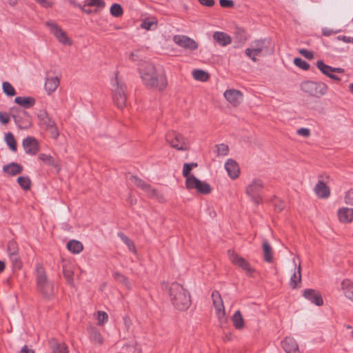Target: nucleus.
<instances>
[{"label":"nucleus","mask_w":353,"mask_h":353,"mask_svg":"<svg viewBox=\"0 0 353 353\" xmlns=\"http://www.w3.org/2000/svg\"><path fill=\"white\" fill-rule=\"evenodd\" d=\"M45 130L48 131L52 139H57L58 138L59 132L54 121L50 123V125L48 126Z\"/></svg>","instance_id":"obj_40"},{"label":"nucleus","mask_w":353,"mask_h":353,"mask_svg":"<svg viewBox=\"0 0 353 353\" xmlns=\"http://www.w3.org/2000/svg\"><path fill=\"white\" fill-rule=\"evenodd\" d=\"M212 298L214 306L216 310V315H217L220 322L225 321V308H224L223 302V300H222L220 293L218 291H214L212 293Z\"/></svg>","instance_id":"obj_14"},{"label":"nucleus","mask_w":353,"mask_h":353,"mask_svg":"<svg viewBox=\"0 0 353 353\" xmlns=\"http://www.w3.org/2000/svg\"><path fill=\"white\" fill-rule=\"evenodd\" d=\"M129 180L137 187L143 190L148 196L157 199L160 203H165L166 201L165 198L162 193L153 188L150 184L147 183L141 179L136 176L131 175Z\"/></svg>","instance_id":"obj_7"},{"label":"nucleus","mask_w":353,"mask_h":353,"mask_svg":"<svg viewBox=\"0 0 353 353\" xmlns=\"http://www.w3.org/2000/svg\"><path fill=\"white\" fill-rule=\"evenodd\" d=\"M52 351L56 353H68V347L63 343L57 344Z\"/></svg>","instance_id":"obj_49"},{"label":"nucleus","mask_w":353,"mask_h":353,"mask_svg":"<svg viewBox=\"0 0 353 353\" xmlns=\"http://www.w3.org/2000/svg\"><path fill=\"white\" fill-rule=\"evenodd\" d=\"M114 277L117 281L124 285L126 288H128V289L130 288L131 284L128 279L125 276L123 275L121 273L116 272L114 274Z\"/></svg>","instance_id":"obj_42"},{"label":"nucleus","mask_w":353,"mask_h":353,"mask_svg":"<svg viewBox=\"0 0 353 353\" xmlns=\"http://www.w3.org/2000/svg\"><path fill=\"white\" fill-rule=\"evenodd\" d=\"M173 41L178 46L191 50L197 49L198 43L192 39L185 35H175Z\"/></svg>","instance_id":"obj_15"},{"label":"nucleus","mask_w":353,"mask_h":353,"mask_svg":"<svg viewBox=\"0 0 353 353\" xmlns=\"http://www.w3.org/2000/svg\"><path fill=\"white\" fill-rule=\"evenodd\" d=\"M299 53L308 59H312L314 57L313 52L306 49H301Z\"/></svg>","instance_id":"obj_56"},{"label":"nucleus","mask_w":353,"mask_h":353,"mask_svg":"<svg viewBox=\"0 0 353 353\" xmlns=\"http://www.w3.org/2000/svg\"><path fill=\"white\" fill-rule=\"evenodd\" d=\"M14 102L25 108H29L35 104V99L33 97H17Z\"/></svg>","instance_id":"obj_31"},{"label":"nucleus","mask_w":353,"mask_h":353,"mask_svg":"<svg viewBox=\"0 0 353 353\" xmlns=\"http://www.w3.org/2000/svg\"><path fill=\"white\" fill-rule=\"evenodd\" d=\"M294 63L296 66L305 70H308L310 68V64L301 58H295Z\"/></svg>","instance_id":"obj_47"},{"label":"nucleus","mask_w":353,"mask_h":353,"mask_svg":"<svg viewBox=\"0 0 353 353\" xmlns=\"http://www.w3.org/2000/svg\"><path fill=\"white\" fill-rule=\"evenodd\" d=\"M232 321L234 327L237 330H242L245 326L244 319L239 310L235 312L233 314Z\"/></svg>","instance_id":"obj_32"},{"label":"nucleus","mask_w":353,"mask_h":353,"mask_svg":"<svg viewBox=\"0 0 353 353\" xmlns=\"http://www.w3.org/2000/svg\"><path fill=\"white\" fill-rule=\"evenodd\" d=\"M219 3L223 8H232L234 6V2L232 0H220Z\"/></svg>","instance_id":"obj_58"},{"label":"nucleus","mask_w":353,"mask_h":353,"mask_svg":"<svg viewBox=\"0 0 353 353\" xmlns=\"http://www.w3.org/2000/svg\"><path fill=\"white\" fill-rule=\"evenodd\" d=\"M225 168L231 179H235L239 177L240 168L235 161L232 159L228 160L225 164Z\"/></svg>","instance_id":"obj_22"},{"label":"nucleus","mask_w":353,"mask_h":353,"mask_svg":"<svg viewBox=\"0 0 353 353\" xmlns=\"http://www.w3.org/2000/svg\"><path fill=\"white\" fill-rule=\"evenodd\" d=\"M314 192L320 199H327L330 195V188L321 180H319L314 187Z\"/></svg>","instance_id":"obj_21"},{"label":"nucleus","mask_w":353,"mask_h":353,"mask_svg":"<svg viewBox=\"0 0 353 353\" xmlns=\"http://www.w3.org/2000/svg\"><path fill=\"white\" fill-rule=\"evenodd\" d=\"M304 297L318 306L323 304V299L320 293L312 289H307L303 292Z\"/></svg>","instance_id":"obj_20"},{"label":"nucleus","mask_w":353,"mask_h":353,"mask_svg":"<svg viewBox=\"0 0 353 353\" xmlns=\"http://www.w3.org/2000/svg\"><path fill=\"white\" fill-rule=\"evenodd\" d=\"M36 282L39 292L46 299H50L54 295V284L47 277L46 272L41 264L36 265Z\"/></svg>","instance_id":"obj_4"},{"label":"nucleus","mask_w":353,"mask_h":353,"mask_svg":"<svg viewBox=\"0 0 353 353\" xmlns=\"http://www.w3.org/2000/svg\"><path fill=\"white\" fill-rule=\"evenodd\" d=\"M6 265L3 261H0V273L3 272L5 270Z\"/></svg>","instance_id":"obj_63"},{"label":"nucleus","mask_w":353,"mask_h":353,"mask_svg":"<svg viewBox=\"0 0 353 353\" xmlns=\"http://www.w3.org/2000/svg\"><path fill=\"white\" fill-rule=\"evenodd\" d=\"M22 114L25 117V121L21 122L16 117H14L15 121L18 123L20 128L27 129L31 126V119L30 115L26 112L23 111Z\"/></svg>","instance_id":"obj_37"},{"label":"nucleus","mask_w":353,"mask_h":353,"mask_svg":"<svg viewBox=\"0 0 353 353\" xmlns=\"http://www.w3.org/2000/svg\"><path fill=\"white\" fill-rule=\"evenodd\" d=\"M140 52V50H136L132 52L129 55V59L133 61L138 60L139 58L141 57Z\"/></svg>","instance_id":"obj_57"},{"label":"nucleus","mask_w":353,"mask_h":353,"mask_svg":"<svg viewBox=\"0 0 353 353\" xmlns=\"http://www.w3.org/2000/svg\"><path fill=\"white\" fill-rule=\"evenodd\" d=\"M52 34L59 43L64 46H72V40L68 36L67 33L55 22L50 21L46 23Z\"/></svg>","instance_id":"obj_11"},{"label":"nucleus","mask_w":353,"mask_h":353,"mask_svg":"<svg viewBox=\"0 0 353 353\" xmlns=\"http://www.w3.org/2000/svg\"><path fill=\"white\" fill-rule=\"evenodd\" d=\"M67 248L73 254H79L83 250V245L79 241L71 240L67 243Z\"/></svg>","instance_id":"obj_33"},{"label":"nucleus","mask_w":353,"mask_h":353,"mask_svg":"<svg viewBox=\"0 0 353 353\" xmlns=\"http://www.w3.org/2000/svg\"><path fill=\"white\" fill-rule=\"evenodd\" d=\"M98 323L97 324L99 325H103L105 322L108 321V315L106 312L103 311H99L97 312V316Z\"/></svg>","instance_id":"obj_46"},{"label":"nucleus","mask_w":353,"mask_h":353,"mask_svg":"<svg viewBox=\"0 0 353 353\" xmlns=\"http://www.w3.org/2000/svg\"><path fill=\"white\" fill-rule=\"evenodd\" d=\"M228 257L230 262L242 269L248 276L254 277L256 270L252 267L251 264L243 257L241 256L234 250H228Z\"/></svg>","instance_id":"obj_8"},{"label":"nucleus","mask_w":353,"mask_h":353,"mask_svg":"<svg viewBox=\"0 0 353 353\" xmlns=\"http://www.w3.org/2000/svg\"><path fill=\"white\" fill-rule=\"evenodd\" d=\"M197 167V163H184L183 168V176L186 178L185 185L189 190L195 189L199 193L208 194L212 191L210 185L206 183L200 181L194 175H190V172L193 168Z\"/></svg>","instance_id":"obj_3"},{"label":"nucleus","mask_w":353,"mask_h":353,"mask_svg":"<svg viewBox=\"0 0 353 353\" xmlns=\"http://www.w3.org/2000/svg\"><path fill=\"white\" fill-rule=\"evenodd\" d=\"M334 32L331 30H329L327 28L323 29V34L325 36H330Z\"/></svg>","instance_id":"obj_62"},{"label":"nucleus","mask_w":353,"mask_h":353,"mask_svg":"<svg viewBox=\"0 0 353 353\" xmlns=\"http://www.w3.org/2000/svg\"><path fill=\"white\" fill-rule=\"evenodd\" d=\"M200 4L207 7H212L214 4V0H198Z\"/></svg>","instance_id":"obj_59"},{"label":"nucleus","mask_w":353,"mask_h":353,"mask_svg":"<svg viewBox=\"0 0 353 353\" xmlns=\"http://www.w3.org/2000/svg\"><path fill=\"white\" fill-rule=\"evenodd\" d=\"M125 85L115 79V85L113 89L112 98L114 103L119 108H123L126 105L127 97L125 94Z\"/></svg>","instance_id":"obj_12"},{"label":"nucleus","mask_w":353,"mask_h":353,"mask_svg":"<svg viewBox=\"0 0 353 353\" xmlns=\"http://www.w3.org/2000/svg\"><path fill=\"white\" fill-rule=\"evenodd\" d=\"M281 345L286 353H300L299 345L292 337H285L282 341Z\"/></svg>","instance_id":"obj_19"},{"label":"nucleus","mask_w":353,"mask_h":353,"mask_svg":"<svg viewBox=\"0 0 353 353\" xmlns=\"http://www.w3.org/2000/svg\"><path fill=\"white\" fill-rule=\"evenodd\" d=\"M8 252L10 256L18 253V247L14 241H10L8 243Z\"/></svg>","instance_id":"obj_48"},{"label":"nucleus","mask_w":353,"mask_h":353,"mask_svg":"<svg viewBox=\"0 0 353 353\" xmlns=\"http://www.w3.org/2000/svg\"><path fill=\"white\" fill-rule=\"evenodd\" d=\"M123 13L121 6L119 3H114L110 8V14L115 17H121Z\"/></svg>","instance_id":"obj_41"},{"label":"nucleus","mask_w":353,"mask_h":353,"mask_svg":"<svg viewBox=\"0 0 353 353\" xmlns=\"http://www.w3.org/2000/svg\"><path fill=\"white\" fill-rule=\"evenodd\" d=\"M192 76L194 79L203 82L209 79L208 73L202 70H194L192 72Z\"/></svg>","instance_id":"obj_36"},{"label":"nucleus","mask_w":353,"mask_h":353,"mask_svg":"<svg viewBox=\"0 0 353 353\" xmlns=\"http://www.w3.org/2000/svg\"><path fill=\"white\" fill-rule=\"evenodd\" d=\"M105 3L103 0H87L85 3V7L95 6L99 9L105 7Z\"/></svg>","instance_id":"obj_43"},{"label":"nucleus","mask_w":353,"mask_h":353,"mask_svg":"<svg viewBox=\"0 0 353 353\" xmlns=\"http://www.w3.org/2000/svg\"><path fill=\"white\" fill-rule=\"evenodd\" d=\"M341 290L344 296L350 300L353 301V282L350 279H344L341 283Z\"/></svg>","instance_id":"obj_26"},{"label":"nucleus","mask_w":353,"mask_h":353,"mask_svg":"<svg viewBox=\"0 0 353 353\" xmlns=\"http://www.w3.org/2000/svg\"><path fill=\"white\" fill-rule=\"evenodd\" d=\"M139 72L145 86L159 92L165 90L168 85L164 72L158 71L156 67L148 62L140 64Z\"/></svg>","instance_id":"obj_1"},{"label":"nucleus","mask_w":353,"mask_h":353,"mask_svg":"<svg viewBox=\"0 0 353 353\" xmlns=\"http://www.w3.org/2000/svg\"><path fill=\"white\" fill-rule=\"evenodd\" d=\"M167 291L169 299L176 309L184 311L190 306V295L180 283H172L168 286Z\"/></svg>","instance_id":"obj_2"},{"label":"nucleus","mask_w":353,"mask_h":353,"mask_svg":"<svg viewBox=\"0 0 353 353\" xmlns=\"http://www.w3.org/2000/svg\"><path fill=\"white\" fill-rule=\"evenodd\" d=\"M301 281V265H299L297 272H294L292 276L290 285L292 288L294 289L297 288L298 284H299Z\"/></svg>","instance_id":"obj_34"},{"label":"nucleus","mask_w":353,"mask_h":353,"mask_svg":"<svg viewBox=\"0 0 353 353\" xmlns=\"http://www.w3.org/2000/svg\"><path fill=\"white\" fill-rule=\"evenodd\" d=\"M328 77H330V79H332L333 80L337 81H341V79L338 76L333 74H330Z\"/></svg>","instance_id":"obj_64"},{"label":"nucleus","mask_w":353,"mask_h":353,"mask_svg":"<svg viewBox=\"0 0 353 353\" xmlns=\"http://www.w3.org/2000/svg\"><path fill=\"white\" fill-rule=\"evenodd\" d=\"M21 353H34L31 349H29L27 346H24L21 351Z\"/></svg>","instance_id":"obj_61"},{"label":"nucleus","mask_w":353,"mask_h":353,"mask_svg":"<svg viewBox=\"0 0 353 353\" xmlns=\"http://www.w3.org/2000/svg\"><path fill=\"white\" fill-rule=\"evenodd\" d=\"M223 96L226 101L234 108L238 107L243 99V92L234 88L226 90L223 93Z\"/></svg>","instance_id":"obj_13"},{"label":"nucleus","mask_w":353,"mask_h":353,"mask_svg":"<svg viewBox=\"0 0 353 353\" xmlns=\"http://www.w3.org/2000/svg\"><path fill=\"white\" fill-rule=\"evenodd\" d=\"M217 148V153L221 156H226L229 151V148L225 144H219L216 146Z\"/></svg>","instance_id":"obj_50"},{"label":"nucleus","mask_w":353,"mask_h":353,"mask_svg":"<svg viewBox=\"0 0 353 353\" xmlns=\"http://www.w3.org/2000/svg\"><path fill=\"white\" fill-rule=\"evenodd\" d=\"M35 1H37L39 3H40L41 5H42L44 7L51 6V3L49 1H48L47 0H35Z\"/></svg>","instance_id":"obj_60"},{"label":"nucleus","mask_w":353,"mask_h":353,"mask_svg":"<svg viewBox=\"0 0 353 353\" xmlns=\"http://www.w3.org/2000/svg\"><path fill=\"white\" fill-rule=\"evenodd\" d=\"M270 46H271V43L266 40L256 41L252 43L251 48L245 49V53L253 61H256V57L259 56L263 52H265L266 54L273 53L272 46H270V48L268 50Z\"/></svg>","instance_id":"obj_6"},{"label":"nucleus","mask_w":353,"mask_h":353,"mask_svg":"<svg viewBox=\"0 0 353 353\" xmlns=\"http://www.w3.org/2000/svg\"><path fill=\"white\" fill-rule=\"evenodd\" d=\"M37 119L39 125L43 129H46L54 121L49 117L48 112L45 110H41L39 111L37 114Z\"/></svg>","instance_id":"obj_27"},{"label":"nucleus","mask_w":353,"mask_h":353,"mask_svg":"<svg viewBox=\"0 0 353 353\" xmlns=\"http://www.w3.org/2000/svg\"><path fill=\"white\" fill-rule=\"evenodd\" d=\"M39 159L48 165L59 168V165L55 161L54 159L50 154L41 153L39 155Z\"/></svg>","instance_id":"obj_35"},{"label":"nucleus","mask_w":353,"mask_h":353,"mask_svg":"<svg viewBox=\"0 0 353 353\" xmlns=\"http://www.w3.org/2000/svg\"><path fill=\"white\" fill-rule=\"evenodd\" d=\"M17 182L19 185L24 190H28L30 189L31 181L30 179L28 176H19L17 179Z\"/></svg>","instance_id":"obj_39"},{"label":"nucleus","mask_w":353,"mask_h":353,"mask_svg":"<svg viewBox=\"0 0 353 353\" xmlns=\"http://www.w3.org/2000/svg\"><path fill=\"white\" fill-rule=\"evenodd\" d=\"M23 168L18 163H12L3 167V171L10 176H14L21 173Z\"/></svg>","instance_id":"obj_29"},{"label":"nucleus","mask_w":353,"mask_h":353,"mask_svg":"<svg viewBox=\"0 0 353 353\" xmlns=\"http://www.w3.org/2000/svg\"><path fill=\"white\" fill-rule=\"evenodd\" d=\"M23 147L26 153L35 155L39 150V143L33 137H28L23 141Z\"/></svg>","instance_id":"obj_17"},{"label":"nucleus","mask_w":353,"mask_h":353,"mask_svg":"<svg viewBox=\"0 0 353 353\" xmlns=\"http://www.w3.org/2000/svg\"><path fill=\"white\" fill-rule=\"evenodd\" d=\"M157 19L154 17H148L144 19L141 23V28L147 30H152L157 27Z\"/></svg>","instance_id":"obj_30"},{"label":"nucleus","mask_w":353,"mask_h":353,"mask_svg":"<svg viewBox=\"0 0 353 353\" xmlns=\"http://www.w3.org/2000/svg\"><path fill=\"white\" fill-rule=\"evenodd\" d=\"M301 90L308 95L320 98L327 94L328 86L323 82L306 81L301 84Z\"/></svg>","instance_id":"obj_5"},{"label":"nucleus","mask_w":353,"mask_h":353,"mask_svg":"<svg viewBox=\"0 0 353 353\" xmlns=\"http://www.w3.org/2000/svg\"><path fill=\"white\" fill-rule=\"evenodd\" d=\"M316 66L319 69V70L324 74L325 75L329 77L333 72L337 73H343L344 70L341 68H333L330 65H326L322 61H318L316 62Z\"/></svg>","instance_id":"obj_23"},{"label":"nucleus","mask_w":353,"mask_h":353,"mask_svg":"<svg viewBox=\"0 0 353 353\" xmlns=\"http://www.w3.org/2000/svg\"><path fill=\"white\" fill-rule=\"evenodd\" d=\"M120 236L123 243L128 246L130 251L133 253H136V246L133 241L123 234H121Z\"/></svg>","instance_id":"obj_45"},{"label":"nucleus","mask_w":353,"mask_h":353,"mask_svg":"<svg viewBox=\"0 0 353 353\" xmlns=\"http://www.w3.org/2000/svg\"><path fill=\"white\" fill-rule=\"evenodd\" d=\"M339 221L342 223H350L353 221V209L347 207L340 208L337 211Z\"/></svg>","instance_id":"obj_18"},{"label":"nucleus","mask_w":353,"mask_h":353,"mask_svg":"<svg viewBox=\"0 0 353 353\" xmlns=\"http://www.w3.org/2000/svg\"><path fill=\"white\" fill-rule=\"evenodd\" d=\"M213 39L221 46H226L232 43L231 37L223 32L216 31L214 32Z\"/></svg>","instance_id":"obj_24"},{"label":"nucleus","mask_w":353,"mask_h":353,"mask_svg":"<svg viewBox=\"0 0 353 353\" xmlns=\"http://www.w3.org/2000/svg\"><path fill=\"white\" fill-rule=\"evenodd\" d=\"M344 201L347 205H353V189H350L346 192Z\"/></svg>","instance_id":"obj_52"},{"label":"nucleus","mask_w":353,"mask_h":353,"mask_svg":"<svg viewBox=\"0 0 353 353\" xmlns=\"http://www.w3.org/2000/svg\"><path fill=\"white\" fill-rule=\"evenodd\" d=\"M263 188V182L259 179L252 180L245 188L246 194L256 205H259L263 201L261 192Z\"/></svg>","instance_id":"obj_9"},{"label":"nucleus","mask_w":353,"mask_h":353,"mask_svg":"<svg viewBox=\"0 0 353 353\" xmlns=\"http://www.w3.org/2000/svg\"><path fill=\"white\" fill-rule=\"evenodd\" d=\"M60 84V79L58 77H48L45 83V90L48 94L53 93Z\"/></svg>","instance_id":"obj_25"},{"label":"nucleus","mask_w":353,"mask_h":353,"mask_svg":"<svg viewBox=\"0 0 353 353\" xmlns=\"http://www.w3.org/2000/svg\"><path fill=\"white\" fill-rule=\"evenodd\" d=\"M62 268L63 274L66 280V282L70 285L74 286V265L70 261H63Z\"/></svg>","instance_id":"obj_16"},{"label":"nucleus","mask_w":353,"mask_h":353,"mask_svg":"<svg viewBox=\"0 0 353 353\" xmlns=\"http://www.w3.org/2000/svg\"><path fill=\"white\" fill-rule=\"evenodd\" d=\"M10 259L12 260V261L13 262L14 265L16 267H17L18 268H21V262L17 254H13V255L10 256Z\"/></svg>","instance_id":"obj_55"},{"label":"nucleus","mask_w":353,"mask_h":353,"mask_svg":"<svg viewBox=\"0 0 353 353\" xmlns=\"http://www.w3.org/2000/svg\"><path fill=\"white\" fill-rule=\"evenodd\" d=\"M263 254L265 261L271 263L273 262V252L268 241L264 240L262 245Z\"/></svg>","instance_id":"obj_28"},{"label":"nucleus","mask_w":353,"mask_h":353,"mask_svg":"<svg viewBox=\"0 0 353 353\" xmlns=\"http://www.w3.org/2000/svg\"><path fill=\"white\" fill-rule=\"evenodd\" d=\"M92 340L98 345H101L103 343V338L99 332L95 331L92 335Z\"/></svg>","instance_id":"obj_51"},{"label":"nucleus","mask_w":353,"mask_h":353,"mask_svg":"<svg viewBox=\"0 0 353 353\" xmlns=\"http://www.w3.org/2000/svg\"><path fill=\"white\" fill-rule=\"evenodd\" d=\"M2 87H3V92L6 95L12 97L16 94V91H15L14 88L9 82H7V81L3 82Z\"/></svg>","instance_id":"obj_44"},{"label":"nucleus","mask_w":353,"mask_h":353,"mask_svg":"<svg viewBox=\"0 0 353 353\" xmlns=\"http://www.w3.org/2000/svg\"><path fill=\"white\" fill-rule=\"evenodd\" d=\"M297 134L307 138L310 136V130L308 128H301L297 130Z\"/></svg>","instance_id":"obj_53"},{"label":"nucleus","mask_w":353,"mask_h":353,"mask_svg":"<svg viewBox=\"0 0 353 353\" xmlns=\"http://www.w3.org/2000/svg\"><path fill=\"white\" fill-rule=\"evenodd\" d=\"M10 121V116L7 112H0V122L3 124H7Z\"/></svg>","instance_id":"obj_54"},{"label":"nucleus","mask_w":353,"mask_h":353,"mask_svg":"<svg viewBox=\"0 0 353 353\" xmlns=\"http://www.w3.org/2000/svg\"><path fill=\"white\" fill-rule=\"evenodd\" d=\"M5 139L10 149L15 152L17 150V143L13 134L11 132H8L6 134Z\"/></svg>","instance_id":"obj_38"},{"label":"nucleus","mask_w":353,"mask_h":353,"mask_svg":"<svg viewBox=\"0 0 353 353\" xmlns=\"http://www.w3.org/2000/svg\"><path fill=\"white\" fill-rule=\"evenodd\" d=\"M166 142L177 150L185 151L189 149V143L187 139L179 132L169 131L165 136Z\"/></svg>","instance_id":"obj_10"}]
</instances>
